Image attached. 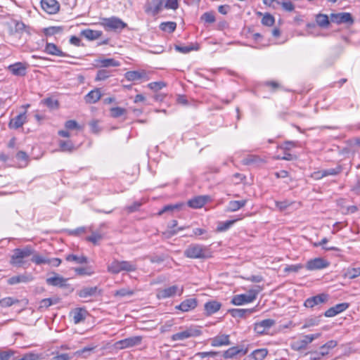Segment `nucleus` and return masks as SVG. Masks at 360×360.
Wrapping results in <instances>:
<instances>
[{
	"instance_id": "34",
	"label": "nucleus",
	"mask_w": 360,
	"mask_h": 360,
	"mask_svg": "<svg viewBox=\"0 0 360 360\" xmlns=\"http://www.w3.org/2000/svg\"><path fill=\"white\" fill-rule=\"evenodd\" d=\"M73 321L75 324H77L86 319L87 311L82 308L76 309L73 312Z\"/></svg>"
},
{
	"instance_id": "45",
	"label": "nucleus",
	"mask_w": 360,
	"mask_h": 360,
	"mask_svg": "<svg viewBox=\"0 0 360 360\" xmlns=\"http://www.w3.org/2000/svg\"><path fill=\"white\" fill-rule=\"evenodd\" d=\"M103 238V234L98 231H93L91 235L86 238V240L97 245Z\"/></svg>"
},
{
	"instance_id": "18",
	"label": "nucleus",
	"mask_w": 360,
	"mask_h": 360,
	"mask_svg": "<svg viewBox=\"0 0 360 360\" xmlns=\"http://www.w3.org/2000/svg\"><path fill=\"white\" fill-rule=\"evenodd\" d=\"M328 300V295L326 294H320L311 297L307 299L304 302V306L306 307L312 308L316 305L322 304L326 302Z\"/></svg>"
},
{
	"instance_id": "42",
	"label": "nucleus",
	"mask_w": 360,
	"mask_h": 360,
	"mask_svg": "<svg viewBox=\"0 0 360 360\" xmlns=\"http://www.w3.org/2000/svg\"><path fill=\"white\" fill-rule=\"evenodd\" d=\"M337 345H338V343L335 340H330V341L327 342L326 344H324L323 345H322L320 347L321 350H323V349H326V351L321 352L320 355L321 356L326 355L328 353V351L330 349L334 348L335 347H336Z\"/></svg>"
},
{
	"instance_id": "46",
	"label": "nucleus",
	"mask_w": 360,
	"mask_h": 360,
	"mask_svg": "<svg viewBox=\"0 0 360 360\" xmlns=\"http://www.w3.org/2000/svg\"><path fill=\"white\" fill-rule=\"evenodd\" d=\"M30 257H32L31 261L37 265L47 263L48 258L37 254L35 251Z\"/></svg>"
},
{
	"instance_id": "5",
	"label": "nucleus",
	"mask_w": 360,
	"mask_h": 360,
	"mask_svg": "<svg viewBox=\"0 0 360 360\" xmlns=\"http://www.w3.org/2000/svg\"><path fill=\"white\" fill-rule=\"evenodd\" d=\"M101 25L106 31L114 32H120L127 26L121 19L115 16L103 18Z\"/></svg>"
},
{
	"instance_id": "36",
	"label": "nucleus",
	"mask_w": 360,
	"mask_h": 360,
	"mask_svg": "<svg viewBox=\"0 0 360 360\" xmlns=\"http://www.w3.org/2000/svg\"><path fill=\"white\" fill-rule=\"evenodd\" d=\"M65 259L68 262H74L76 264H86L88 262L87 257L82 255V256H77L75 255L70 254L66 255Z\"/></svg>"
},
{
	"instance_id": "49",
	"label": "nucleus",
	"mask_w": 360,
	"mask_h": 360,
	"mask_svg": "<svg viewBox=\"0 0 360 360\" xmlns=\"http://www.w3.org/2000/svg\"><path fill=\"white\" fill-rule=\"evenodd\" d=\"M110 115L114 118H117L121 117L122 115L126 114V109L120 107H113L111 108L110 110Z\"/></svg>"
},
{
	"instance_id": "1",
	"label": "nucleus",
	"mask_w": 360,
	"mask_h": 360,
	"mask_svg": "<svg viewBox=\"0 0 360 360\" xmlns=\"http://www.w3.org/2000/svg\"><path fill=\"white\" fill-rule=\"evenodd\" d=\"M33 253H34V249L30 245H27L23 248L14 249L11 257L10 264L17 268L26 269L30 265L27 258Z\"/></svg>"
},
{
	"instance_id": "63",
	"label": "nucleus",
	"mask_w": 360,
	"mask_h": 360,
	"mask_svg": "<svg viewBox=\"0 0 360 360\" xmlns=\"http://www.w3.org/2000/svg\"><path fill=\"white\" fill-rule=\"evenodd\" d=\"M282 8L286 11H292L295 8L294 4L290 1H283L281 3Z\"/></svg>"
},
{
	"instance_id": "28",
	"label": "nucleus",
	"mask_w": 360,
	"mask_h": 360,
	"mask_svg": "<svg viewBox=\"0 0 360 360\" xmlns=\"http://www.w3.org/2000/svg\"><path fill=\"white\" fill-rule=\"evenodd\" d=\"M97 66L102 68L117 67L120 63L113 58H99L95 60Z\"/></svg>"
},
{
	"instance_id": "17",
	"label": "nucleus",
	"mask_w": 360,
	"mask_h": 360,
	"mask_svg": "<svg viewBox=\"0 0 360 360\" xmlns=\"http://www.w3.org/2000/svg\"><path fill=\"white\" fill-rule=\"evenodd\" d=\"M210 200L209 195H199L188 201V205L192 208L198 209L203 207Z\"/></svg>"
},
{
	"instance_id": "23",
	"label": "nucleus",
	"mask_w": 360,
	"mask_h": 360,
	"mask_svg": "<svg viewBox=\"0 0 360 360\" xmlns=\"http://www.w3.org/2000/svg\"><path fill=\"white\" fill-rule=\"evenodd\" d=\"M230 344L229 335H219L211 339V345L212 347H221L229 345Z\"/></svg>"
},
{
	"instance_id": "7",
	"label": "nucleus",
	"mask_w": 360,
	"mask_h": 360,
	"mask_svg": "<svg viewBox=\"0 0 360 360\" xmlns=\"http://www.w3.org/2000/svg\"><path fill=\"white\" fill-rule=\"evenodd\" d=\"M142 340V336H132L116 342L115 345L117 349H124L141 345Z\"/></svg>"
},
{
	"instance_id": "40",
	"label": "nucleus",
	"mask_w": 360,
	"mask_h": 360,
	"mask_svg": "<svg viewBox=\"0 0 360 360\" xmlns=\"http://www.w3.org/2000/svg\"><path fill=\"white\" fill-rule=\"evenodd\" d=\"M144 73L138 71H128L125 73V78L129 81H135L143 77Z\"/></svg>"
},
{
	"instance_id": "43",
	"label": "nucleus",
	"mask_w": 360,
	"mask_h": 360,
	"mask_svg": "<svg viewBox=\"0 0 360 360\" xmlns=\"http://www.w3.org/2000/svg\"><path fill=\"white\" fill-rule=\"evenodd\" d=\"M58 300L57 299H51V298H46L43 299L39 304V309L44 310L48 309L50 306L57 304Z\"/></svg>"
},
{
	"instance_id": "50",
	"label": "nucleus",
	"mask_w": 360,
	"mask_h": 360,
	"mask_svg": "<svg viewBox=\"0 0 360 360\" xmlns=\"http://www.w3.org/2000/svg\"><path fill=\"white\" fill-rule=\"evenodd\" d=\"M236 220H229L224 222H220L217 226V230L219 232L225 231L229 229Z\"/></svg>"
},
{
	"instance_id": "2",
	"label": "nucleus",
	"mask_w": 360,
	"mask_h": 360,
	"mask_svg": "<svg viewBox=\"0 0 360 360\" xmlns=\"http://www.w3.org/2000/svg\"><path fill=\"white\" fill-rule=\"evenodd\" d=\"M107 270L112 274L121 272H134L137 270V264L134 261L113 259L107 266Z\"/></svg>"
},
{
	"instance_id": "41",
	"label": "nucleus",
	"mask_w": 360,
	"mask_h": 360,
	"mask_svg": "<svg viewBox=\"0 0 360 360\" xmlns=\"http://www.w3.org/2000/svg\"><path fill=\"white\" fill-rule=\"evenodd\" d=\"M63 31L62 26H52L44 29V34L46 36H53L54 34L61 33Z\"/></svg>"
},
{
	"instance_id": "24",
	"label": "nucleus",
	"mask_w": 360,
	"mask_h": 360,
	"mask_svg": "<svg viewBox=\"0 0 360 360\" xmlns=\"http://www.w3.org/2000/svg\"><path fill=\"white\" fill-rule=\"evenodd\" d=\"M8 70L15 76H24L26 74V65L22 63H16L9 65Z\"/></svg>"
},
{
	"instance_id": "52",
	"label": "nucleus",
	"mask_w": 360,
	"mask_h": 360,
	"mask_svg": "<svg viewBox=\"0 0 360 360\" xmlns=\"http://www.w3.org/2000/svg\"><path fill=\"white\" fill-rule=\"evenodd\" d=\"M18 302L19 301L18 300H14L11 297H8L0 300V305L2 307H8L15 303H18Z\"/></svg>"
},
{
	"instance_id": "25",
	"label": "nucleus",
	"mask_w": 360,
	"mask_h": 360,
	"mask_svg": "<svg viewBox=\"0 0 360 360\" xmlns=\"http://www.w3.org/2000/svg\"><path fill=\"white\" fill-rule=\"evenodd\" d=\"M26 122L25 112L20 113L18 116L13 118L9 122V127L13 129H18L21 127Z\"/></svg>"
},
{
	"instance_id": "8",
	"label": "nucleus",
	"mask_w": 360,
	"mask_h": 360,
	"mask_svg": "<svg viewBox=\"0 0 360 360\" xmlns=\"http://www.w3.org/2000/svg\"><path fill=\"white\" fill-rule=\"evenodd\" d=\"M179 292V295L183 292V288L179 289L177 285H172L164 289H158L157 291V297L159 300L166 299L174 296Z\"/></svg>"
},
{
	"instance_id": "14",
	"label": "nucleus",
	"mask_w": 360,
	"mask_h": 360,
	"mask_svg": "<svg viewBox=\"0 0 360 360\" xmlns=\"http://www.w3.org/2000/svg\"><path fill=\"white\" fill-rule=\"evenodd\" d=\"M53 276L46 278V283L49 285L64 288L67 285V278H63L56 273H52Z\"/></svg>"
},
{
	"instance_id": "48",
	"label": "nucleus",
	"mask_w": 360,
	"mask_h": 360,
	"mask_svg": "<svg viewBox=\"0 0 360 360\" xmlns=\"http://www.w3.org/2000/svg\"><path fill=\"white\" fill-rule=\"evenodd\" d=\"M242 350L238 349L237 347H233L225 351L223 354V356L225 359L233 358L236 354H239Z\"/></svg>"
},
{
	"instance_id": "10",
	"label": "nucleus",
	"mask_w": 360,
	"mask_h": 360,
	"mask_svg": "<svg viewBox=\"0 0 360 360\" xmlns=\"http://www.w3.org/2000/svg\"><path fill=\"white\" fill-rule=\"evenodd\" d=\"M276 323L275 320L267 319L255 323L254 330L259 335L266 333Z\"/></svg>"
},
{
	"instance_id": "3",
	"label": "nucleus",
	"mask_w": 360,
	"mask_h": 360,
	"mask_svg": "<svg viewBox=\"0 0 360 360\" xmlns=\"http://www.w3.org/2000/svg\"><path fill=\"white\" fill-rule=\"evenodd\" d=\"M184 255L191 259H206L211 257V253L205 246L191 244L185 250Z\"/></svg>"
},
{
	"instance_id": "62",
	"label": "nucleus",
	"mask_w": 360,
	"mask_h": 360,
	"mask_svg": "<svg viewBox=\"0 0 360 360\" xmlns=\"http://www.w3.org/2000/svg\"><path fill=\"white\" fill-rule=\"evenodd\" d=\"M65 127L67 129H78L79 124L75 120H68L65 123Z\"/></svg>"
},
{
	"instance_id": "54",
	"label": "nucleus",
	"mask_w": 360,
	"mask_h": 360,
	"mask_svg": "<svg viewBox=\"0 0 360 360\" xmlns=\"http://www.w3.org/2000/svg\"><path fill=\"white\" fill-rule=\"evenodd\" d=\"M110 74L108 70H105V69H101L97 72V75H96L95 79L96 81L105 80L107 78H108L110 77Z\"/></svg>"
},
{
	"instance_id": "39",
	"label": "nucleus",
	"mask_w": 360,
	"mask_h": 360,
	"mask_svg": "<svg viewBox=\"0 0 360 360\" xmlns=\"http://www.w3.org/2000/svg\"><path fill=\"white\" fill-rule=\"evenodd\" d=\"M316 23L321 27H326L329 25L328 17L326 14L319 13L316 16Z\"/></svg>"
},
{
	"instance_id": "21",
	"label": "nucleus",
	"mask_w": 360,
	"mask_h": 360,
	"mask_svg": "<svg viewBox=\"0 0 360 360\" xmlns=\"http://www.w3.org/2000/svg\"><path fill=\"white\" fill-rule=\"evenodd\" d=\"M265 162V160L257 155H248L242 160V164L244 165L259 166Z\"/></svg>"
},
{
	"instance_id": "58",
	"label": "nucleus",
	"mask_w": 360,
	"mask_h": 360,
	"mask_svg": "<svg viewBox=\"0 0 360 360\" xmlns=\"http://www.w3.org/2000/svg\"><path fill=\"white\" fill-rule=\"evenodd\" d=\"M179 205H167L165 206L160 211H159L158 215H162L165 212H172L174 210L179 208Z\"/></svg>"
},
{
	"instance_id": "59",
	"label": "nucleus",
	"mask_w": 360,
	"mask_h": 360,
	"mask_svg": "<svg viewBox=\"0 0 360 360\" xmlns=\"http://www.w3.org/2000/svg\"><path fill=\"white\" fill-rule=\"evenodd\" d=\"M44 103L46 106H48L51 108H56L58 107V101L56 100H53L51 98H47L44 99Z\"/></svg>"
},
{
	"instance_id": "64",
	"label": "nucleus",
	"mask_w": 360,
	"mask_h": 360,
	"mask_svg": "<svg viewBox=\"0 0 360 360\" xmlns=\"http://www.w3.org/2000/svg\"><path fill=\"white\" fill-rule=\"evenodd\" d=\"M51 360H70V356L68 354H57Z\"/></svg>"
},
{
	"instance_id": "13",
	"label": "nucleus",
	"mask_w": 360,
	"mask_h": 360,
	"mask_svg": "<svg viewBox=\"0 0 360 360\" xmlns=\"http://www.w3.org/2000/svg\"><path fill=\"white\" fill-rule=\"evenodd\" d=\"M198 306V300L195 298H188L181 302L180 304L175 307L176 309L181 310L183 312H188L193 310Z\"/></svg>"
},
{
	"instance_id": "57",
	"label": "nucleus",
	"mask_w": 360,
	"mask_h": 360,
	"mask_svg": "<svg viewBox=\"0 0 360 360\" xmlns=\"http://www.w3.org/2000/svg\"><path fill=\"white\" fill-rule=\"evenodd\" d=\"M165 8L167 9L176 10L178 8L177 0H165Z\"/></svg>"
},
{
	"instance_id": "19",
	"label": "nucleus",
	"mask_w": 360,
	"mask_h": 360,
	"mask_svg": "<svg viewBox=\"0 0 360 360\" xmlns=\"http://www.w3.org/2000/svg\"><path fill=\"white\" fill-rule=\"evenodd\" d=\"M349 307V304L346 302L338 304L334 307L329 308L324 313L326 317H333L337 314L345 311Z\"/></svg>"
},
{
	"instance_id": "27",
	"label": "nucleus",
	"mask_w": 360,
	"mask_h": 360,
	"mask_svg": "<svg viewBox=\"0 0 360 360\" xmlns=\"http://www.w3.org/2000/svg\"><path fill=\"white\" fill-rule=\"evenodd\" d=\"M45 51L50 54V55H53V56H62V57H65V56H67L68 55L63 52L61 50H60L58 49V47L53 44V43H47L46 46H45Z\"/></svg>"
},
{
	"instance_id": "9",
	"label": "nucleus",
	"mask_w": 360,
	"mask_h": 360,
	"mask_svg": "<svg viewBox=\"0 0 360 360\" xmlns=\"http://www.w3.org/2000/svg\"><path fill=\"white\" fill-rule=\"evenodd\" d=\"M329 263L323 258L317 257L309 260L306 264V268L309 271L320 270L328 266Z\"/></svg>"
},
{
	"instance_id": "15",
	"label": "nucleus",
	"mask_w": 360,
	"mask_h": 360,
	"mask_svg": "<svg viewBox=\"0 0 360 360\" xmlns=\"http://www.w3.org/2000/svg\"><path fill=\"white\" fill-rule=\"evenodd\" d=\"M165 0H151L147 5L146 12L155 15L162 9Z\"/></svg>"
},
{
	"instance_id": "12",
	"label": "nucleus",
	"mask_w": 360,
	"mask_h": 360,
	"mask_svg": "<svg viewBox=\"0 0 360 360\" xmlns=\"http://www.w3.org/2000/svg\"><path fill=\"white\" fill-rule=\"evenodd\" d=\"M42 9L49 14L56 13L60 8V4L56 0H41Z\"/></svg>"
},
{
	"instance_id": "44",
	"label": "nucleus",
	"mask_w": 360,
	"mask_h": 360,
	"mask_svg": "<svg viewBox=\"0 0 360 360\" xmlns=\"http://www.w3.org/2000/svg\"><path fill=\"white\" fill-rule=\"evenodd\" d=\"M59 146L63 152H71L74 149V144L71 141H60Z\"/></svg>"
},
{
	"instance_id": "35",
	"label": "nucleus",
	"mask_w": 360,
	"mask_h": 360,
	"mask_svg": "<svg viewBox=\"0 0 360 360\" xmlns=\"http://www.w3.org/2000/svg\"><path fill=\"white\" fill-rule=\"evenodd\" d=\"M98 290L97 287H87L80 290L78 295L80 297L86 298L94 295Z\"/></svg>"
},
{
	"instance_id": "60",
	"label": "nucleus",
	"mask_w": 360,
	"mask_h": 360,
	"mask_svg": "<svg viewBox=\"0 0 360 360\" xmlns=\"http://www.w3.org/2000/svg\"><path fill=\"white\" fill-rule=\"evenodd\" d=\"M141 202L136 201L133 202V204H131V205L126 207L125 210L129 213L134 212L137 211L141 207Z\"/></svg>"
},
{
	"instance_id": "47",
	"label": "nucleus",
	"mask_w": 360,
	"mask_h": 360,
	"mask_svg": "<svg viewBox=\"0 0 360 360\" xmlns=\"http://www.w3.org/2000/svg\"><path fill=\"white\" fill-rule=\"evenodd\" d=\"M275 22L274 17L270 13H265L263 15V18L262 19V24L265 26L271 27Z\"/></svg>"
},
{
	"instance_id": "22",
	"label": "nucleus",
	"mask_w": 360,
	"mask_h": 360,
	"mask_svg": "<svg viewBox=\"0 0 360 360\" xmlns=\"http://www.w3.org/2000/svg\"><path fill=\"white\" fill-rule=\"evenodd\" d=\"M221 307L220 302L216 300H211L207 302L204 305L206 316H211L212 314L217 312Z\"/></svg>"
},
{
	"instance_id": "26",
	"label": "nucleus",
	"mask_w": 360,
	"mask_h": 360,
	"mask_svg": "<svg viewBox=\"0 0 360 360\" xmlns=\"http://www.w3.org/2000/svg\"><path fill=\"white\" fill-rule=\"evenodd\" d=\"M32 277L30 275L22 274L11 277L8 280L9 285H15L20 283H27L32 281Z\"/></svg>"
},
{
	"instance_id": "20",
	"label": "nucleus",
	"mask_w": 360,
	"mask_h": 360,
	"mask_svg": "<svg viewBox=\"0 0 360 360\" xmlns=\"http://www.w3.org/2000/svg\"><path fill=\"white\" fill-rule=\"evenodd\" d=\"M311 342L309 335H306L302 339L293 341L291 343V348L295 351H300L306 349L307 346Z\"/></svg>"
},
{
	"instance_id": "11",
	"label": "nucleus",
	"mask_w": 360,
	"mask_h": 360,
	"mask_svg": "<svg viewBox=\"0 0 360 360\" xmlns=\"http://www.w3.org/2000/svg\"><path fill=\"white\" fill-rule=\"evenodd\" d=\"M330 20L337 24L348 23L351 25L354 22V19L349 13H332Z\"/></svg>"
},
{
	"instance_id": "29",
	"label": "nucleus",
	"mask_w": 360,
	"mask_h": 360,
	"mask_svg": "<svg viewBox=\"0 0 360 360\" xmlns=\"http://www.w3.org/2000/svg\"><path fill=\"white\" fill-rule=\"evenodd\" d=\"M103 32L99 30H93L91 29H86L81 32V35L89 40H95L98 39Z\"/></svg>"
},
{
	"instance_id": "37",
	"label": "nucleus",
	"mask_w": 360,
	"mask_h": 360,
	"mask_svg": "<svg viewBox=\"0 0 360 360\" xmlns=\"http://www.w3.org/2000/svg\"><path fill=\"white\" fill-rule=\"evenodd\" d=\"M134 294V291L129 288H123L114 292L115 297H124L131 296Z\"/></svg>"
},
{
	"instance_id": "6",
	"label": "nucleus",
	"mask_w": 360,
	"mask_h": 360,
	"mask_svg": "<svg viewBox=\"0 0 360 360\" xmlns=\"http://www.w3.org/2000/svg\"><path fill=\"white\" fill-rule=\"evenodd\" d=\"M202 333L200 329L198 326H191L181 332L176 333L172 336L174 341L183 340L192 337H198Z\"/></svg>"
},
{
	"instance_id": "31",
	"label": "nucleus",
	"mask_w": 360,
	"mask_h": 360,
	"mask_svg": "<svg viewBox=\"0 0 360 360\" xmlns=\"http://www.w3.org/2000/svg\"><path fill=\"white\" fill-rule=\"evenodd\" d=\"M255 309H233L230 311L232 316L235 318H243L247 315H250L255 311Z\"/></svg>"
},
{
	"instance_id": "56",
	"label": "nucleus",
	"mask_w": 360,
	"mask_h": 360,
	"mask_svg": "<svg viewBox=\"0 0 360 360\" xmlns=\"http://www.w3.org/2000/svg\"><path fill=\"white\" fill-rule=\"evenodd\" d=\"M165 83L163 82H151V83H149L148 84V86L153 90V91H158V90H160L162 89L163 87L165 86Z\"/></svg>"
},
{
	"instance_id": "38",
	"label": "nucleus",
	"mask_w": 360,
	"mask_h": 360,
	"mask_svg": "<svg viewBox=\"0 0 360 360\" xmlns=\"http://www.w3.org/2000/svg\"><path fill=\"white\" fill-rule=\"evenodd\" d=\"M176 23L174 22H165L160 25V30L168 33L173 32L176 30Z\"/></svg>"
},
{
	"instance_id": "61",
	"label": "nucleus",
	"mask_w": 360,
	"mask_h": 360,
	"mask_svg": "<svg viewBox=\"0 0 360 360\" xmlns=\"http://www.w3.org/2000/svg\"><path fill=\"white\" fill-rule=\"evenodd\" d=\"M13 354V351L11 349L1 351L0 352V360H9Z\"/></svg>"
},
{
	"instance_id": "53",
	"label": "nucleus",
	"mask_w": 360,
	"mask_h": 360,
	"mask_svg": "<svg viewBox=\"0 0 360 360\" xmlns=\"http://www.w3.org/2000/svg\"><path fill=\"white\" fill-rule=\"evenodd\" d=\"M252 356L255 359H260L262 360L268 354V350L266 349H258L252 352Z\"/></svg>"
},
{
	"instance_id": "16",
	"label": "nucleus",
	"mask_w": 360,
	"mask_h": 360,
	"mask_svg": "<svg viewBox=\"0 0 360 360\" xmlns=\"http://www.w3.org/2000/svg\"><path fill=\"white\" fill-rule=\"evenodd\" d=\"M188 226H186L188 228ZM186 229V226H178V221L176 220H172L167 225V229L163 233V235L166 238H171L172 236L177 234L179 231H183Z\"/></svg>"
},
{
	"instance_id": "51",
	"label": "nucleus",
	"mask_w": 360,
	"mask_h": 360,
	"mask_svg": "<svg viewBox=\"0 0 360 360\" xmlns=\"http://www.w3.org/2000/svg\"><path fill=\"white\" fill-rule=\"evenodd\" d=\"M360 275V268H353L347 269L345 273V276L349 278H355Z\"/></svg>"
},
{
	"instance_id": "33",
	"label": "nucleus",
	"mask_w": 360,
	"mask_h": 360,
	"mask_svg": "<svg viewBox=\"0 0 360 360\" xmlns=\"http://www.w3.org/2000/svg\"><path fill=\"white\" fill-rule=\"evenodd\" d=\"M247 203V200L230 201L226 207L227 212H236L243 207Z\"/></svg>"
},
{
	"instance_id": "55",
	"label": "nucleus",
	"mask_w": 360,
	"mask_h": 360,
	"mask_svg": "<svg viewBox=\"0 0 360 360\" xmlns=\"http://www.w3.org/2000/svg\"><path fill=\"white\" fill-rule=\"evenodd\" d=\"M201 20L207 23H213L216 19L213 12H206L202 15Z\"/></svg>"
},
{
	"instance_id": "30",
	"label": "nucleus",
	"mask_w": 360,
	"mask_h": 360,
	"mask_svg": "<svg viewBox=\"0 0 360 360\" xmlns=\"http://www.w3.org/2000/svg\"><path fill=\"white\" fill-rule=\"evenodd\" d=\"M101 97V93L99 89H96L91 91L85 96V101L87 103H95Z\"/></svg>"
},
{
	"instance_id": "4",
	"label": "nucleus",
	"mask_w": 360,
	"mask_h": 360,
	"mask_svg": "<svg viewBox=\"0 0 360 360\" xmlns=\"http://www.w3.org/2000/svg\"><path fill=\"white\" fill-rule=\"evenodd\" d=\"M262 290V288L257 285L254 288L250 290L246 294H241L235 295L231 302L235 305H241L245 303H250L254 301L258 293Z\"/></svg>"
},
{
	"instance_id": "32",
	"label": "nucleus",
	"mask_w": 360,
	"mask_h": 360,
	"mask_svg": "<svg viewBox=\"0 0 360 360\" xmlns=\"http://www.w3.org/2000/svg\"><path fill=\"white\" fill-rule=\"evenodd\" d=\"M340 172V168H331L328 169H325L321 172H315L314 174L315 179H321L324 176H335Z\"/></svg>"
}]
</instances>
